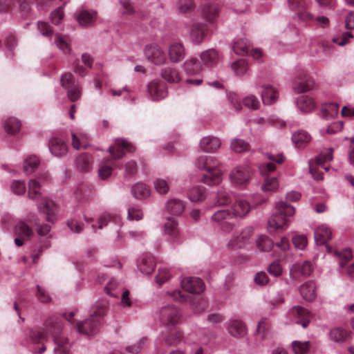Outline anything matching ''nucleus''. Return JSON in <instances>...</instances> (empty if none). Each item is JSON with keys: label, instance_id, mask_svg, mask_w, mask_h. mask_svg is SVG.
I'll list each match as a JSON object with an SVG mask.
<instances>
[{"label": "nucleus", "instance_id": "nucleus-1", "mask_svg": "<svg viewBox=\"0 0 354 354\" xmlns=\"http://www.w3.org/2000/svg\"><path fill=\"white\" fill-rule=\"evenodd\" d=\"M62 328V325L56 322L52 326H48V332L31 330L30 337L33 343L38 344L43 342L50 333L53 336L55 344V354H70L71 346L68 339L65 337L60 336Z\"/></svg>", "mask_w": 354, "mask_h": 354}, {"label": "nucleus", "instance_id": "nucleus-2", "mask_svg": "<svg viewBox=\"0 0 354 354\" xmlns=\"http://www.w3.org/2000/svg\"><path fill=\"white\" fill-rule=\"evenodd\" d=\"M314 237L317 245H325L326 250L328 253H333L334 256L339 260L341 267H343L346 263L352 259V252L349 248H345L341 250H333L327 245V242L330 240L332 237L331 230L327 225H319L314 232Z\"/></svg>", "mask_w": 354, "mask_h": 354}, {"label": "nucleus", "instance_id": "nucleus-3", "mask_svg": "<svg viewBox=\"0 0 354 354\" xmlns=\"http://www.w3.org/2000/svg\"><path fill=\"white\" fill-rule=\"evenodd\" d=\"M295 208L286 202L279 201L275 205V210L268 220V226L273 230L286 225L288 218L293 216Z\"/></svg>", "mask_w": 354, "mask_h": 354}, {"label": "nucleus", "instance_id": "nucleus-4", "mask_svg": "<svg viewBox=\"0 0 354 354\" xmlns=\"http://www.w3.org/2000/svg\"><path fill=\"white\" fill-rule=\"evenodd\" d=\"M146 59L156 66L167 63V56L164 49L157 44L147 45L144 50Z\"/></svg>", "mask_w": 354, "mask_h": 354}, {"label": "nucleus", "instance_id": "nucleus-5", "mask_svg": "<svg viewBox=\"0 0 354 354\" xmlns=\"http://www.w3.org/2000/svg\"><path fill=\"white\" fill-rule=\"evenodd\" d=\"M287 317L291 323L301 324L306 328L309 322L310 312L300 306L292 307L287 313Z\"/></svg>", "mask_w": 354, "mask_h": 354}, {"label": "nucleus", "instance_id": "nucleus-6", "mask_svg": "<svg viewBox=\"0 0 354 354\" xmlns=\"http://www.w3.org/2000/svg\"><path fill=\"white\" fill-rule=\"evenodd\" d=\"M180 314L178 309L173 306H167L161 308L160 319L165 326L176 324L180 320Z\"/></svg>", "mask_w": 354, "mask_h": 354}, {"label": "nucleus", "instance_id": "nucleus-7", "mask_svg": "<svg viewBox=\"0 0 354 354\" xmlns=\"http://www.w3.org/2000/svg\"><path fill=\"white\" fill-rule=\"evenodd\" d=\"M313 269V264L310 261H305L301 263H296L290 269V276L294 279L299 277H308L312 274Z\"/></svg>", "mask_w": 354, "mask_h": 354}, {"label": "nucleus", "instance_id": "nucleus-8", "mask_svg": "<svg viewBox=\"0 0 354 354\" xmlns=\"http://www.w3.org/2000/svg\"><path fill=\"white\" fill-rule=\"evenodd\" d=\"M180 283L183 290L192 294H200L205 290V284L198 277H185Z\"/></svg>", "mask_w": 354, "mask_h": 354}, {"label": "nucleus", "instance_id": "nucleus-9", "mask_svg": "<svg viewBox=\"0 0 354 354\" xmlns=\"http://www.w3.org/2000/svg\"><path fill=\"white\" fill-rule=\"evenodd\" d=\"M221 146V140L213 136H207L200 140L199 147L201 150L207 153H216Z\"/></svg>", "mask_w": 354, "mask_h": 354}, {"label": "nucleus", "instance_id": "nucleus-10", "mask_svg": "<svg viewBox=\"0 0 354 354\" xmlns=\"http://www.w3.org/2000/svg\"><path fill=\"white\" fill-rule=\"evenodd\" d=\"M147 91L152 100H160L166 97L167 92L165 84L158 80H153L148 84Z\"/></svg>", "mask_w": 354, "mask_h": 354}, {"label": "nucleus", "instance_id": "nucleus-11", "mask_svg": "<svg viewBox=\"0 0 354 354\" xmlns=\"http://www.w3.org/2000/svg\"><path fill=\"white\" fill-rule=\"evenodd\" d=\"M231 182L236 185H244L250 178V171L242 167H235L230 173Z\"/></svg>", "mask_w": 354, "mask_h": 354}, {"label": "nucleus", "instance_id": "nucleus-12", "mask_svg": "<svg viewBox=\"0 0 354 354\" xmlns=\"http://www.w3.org/2000/svg\"><path fill=\"white\" fill-rule=\"evenodd\" d=\"M185 49L183 44L174 42L168 47V57L171 63H178L183 60Z\"/></svg>", "mask_w": 354, "mask_h": 354}, {"label": "nucleus", "instance_id": "nucleus-13", "mask_svg": "<svg viewBox=\"0 0 354 354\" xmlns=\"http://www.w3.org/2000/svg\"><path fill=\"white\" fill-rule=\"evenodd\" d=\"M164 233L170 241H176L179 239L180 231L177 220L173 217H168L164 225Z\"/></svg>", "mask_w": 354, "mask_h": 354}, {"label": "nucleus", "instance_id": "nucleus-14", "mask_svg": "<svg viewBox=\"0 0 354 354\" xmlns=\"http://www.w3.org/2000/svg\"><path fill=\"white\" fill-rule=\"evenodd\" d=\"M312 137L310 133L303 129H299L292 133L291 140L294 146L297 149L306 147L311 141Z\"/></svg>", "mask_w": 354, "mask_h": 354}, {"label": "nucleus", "instance_id": "nucleus-15", "mask_svg": "<svg viewBox=\"0 0 354 354\" xmlns=\"http://www.w3.org/2000/svg\"><path fill=\"white\" fill-rule=\"evenodd\" d=\"M77 327L80 333L91 335L96 333L98 330V321L94 315H91V318L78 323Z\"/></svg>", "mask_w": 354, "mask_h": 354}, {"label": "nucleus", "instance_id": "nucleus-16", "mask_svg": "<svg viewBox=\"0 0 354 354\" xmlns=\"http://www.w3.org/2000/svg\"><path fill=\"white\" fill-rule=\"evenodd\" d=\"M207 29L205 24L194 23L191 27L189 38L194 44L201 43L207 33Z\"/></svg>", "mask_w": 354, "mask_h": 354}, {"label": "nucleus", "instance_id": "nucleus-17", "mask_svg": "<svg viewBox=\"0 0 354 354\" xmlns=\"http://www.w3.org/2000/svg\"><path fill=\"white\" fill-rule=\"evenodd\" d=\"M223 179L221 171L216 167H212L206 170L203 174L202 180L204 183L212 186L219 184Z\"/></svg>", "mask_w": 354, "mask_h": 354}, {"label": "nucleus", "instance_id": "nucleus-18", "mask_svg": "<svg viewBox=\"0 0 354 354\" xmlns=\"http://www.w3.org/2000/svg\"><path fill=\"white\" fill-rule=\"evenodd\" d=\"M38 209L40 212L46 214V220L48 222L53 223L55 221L56 205L53 201L48 198H44L39 205Z\"/></svg>", "mask_w": 354, "mask_h": 354}, {"label": "nucleus", "instance_id": "nucleus-19", "mask_svg": "<svg viewBox=\"0 0 354 354\" xmlns=\"http://www.w3.org/2000/svg\"><path fill=\"white\" fill-rule=\"evenodd\" d=\"M261 96L264 104L268 105L274 103L278 99L277 91L271 85L264 84L261 86Z\"/></svg>", "mask_w": 354, "mask_h": 354}, {"label": "nucleus", "instance_id": "nucleus-20", "mask_svg": "<svg viewBox=\"0 0 354 354\" xmlns=\"http://www.w3.org/2000/svg\"><path fill=\"white\" fill-rule=\"evenodd\" d=\"M316 285L312 281H308L303 283L299 288V292L303 297L307 301H313L316 298Z\"/></svg>", "mask_w": 354, "mask_h": 354}, {"label": "nucleus", "instance_id": "nucleus-21", "mask_svg": "<svg viewBox=\"0 0 354 354\" xmlns=\"http://www.w3.org/2000/svg\"><path fill=\"white\" fill-rule=\"evenodd\" d=\"M139 270L145 274H151L155 268L154 259L150 254H143L138 261Z\"/></svg>", "mask_w": 354, "mask_h": 354}, {"label": "nucleus", "instance_id": "nucleus-22", "mask_svg": "<svg viewBox=\"0 0 354 354\" xmlns=\"http://www.w3.org/2000/svg\"><path fill=\"white\" fill-rule=\"evenodd\" d=\"M227 330L232 336L236 338L242 337L247 333L245 325L240 320H231Z\"/></svg>", "mask_w": 354, "mask_h": 354}, {"label": "nucleus", "instance_id": "nucleus-23", "mask_svg": "<svg viewBox=\"0 0 354 354\" xmlns=\"http://www.w3.org/2000/svg\"><path fill=\"white\" fill-rule=\"evenodd\" d=\"M96 16L95 11L81 10L77 13L76 19L80 26L86 27L94 24Z\"/></svg>", "mask_w": 354, "mask_h": 354}, {"label": "nucleus", "instance_id": "nucleus-24", "mask_svg": "<svg viewBox=\"0 0 354 354\" xmlns=\"http://www.w3.org/2000/svg\"><path fill=\"white\" fill-rule=\"evenodd\" d=\"M49 149L52 155H65L68 152L66 143L57 138H53L50 140Z\"/></svg>", "mask_w": 354, "mask_h": 354}, {"label": "nucleus", "instance_id": "nucleus-25", "mask_svg": "<svg viewBox=\"0 0 354 354\" xmlns=\"http://www.w3.org/2000/svg\"><path fill=\"white\" fill-rule=\"evenodd\" d=\"M251 230H245L241 232L238 236L233 237L227 243L230 248H236L243 247L250 239Z\"/></svg>", "mask_w": 354, "mask_h": 354}, {"label": "nucleus", "instance_id": "nucleus-26", "mask_svg": "<svg viewBox=\"0 0 354 354\" xmlns=\"http://www.w3.org/2000/svg\"><path fill=\"white\" fill-rule=\"evenodd\" d=\"M131 193L136 199H145L149 196L151 190L149 186L142 183H137L132 186Z\"/></svg>", "mask_w": 354, "mask_h": 354}, {"label": "nucleus", "instance_id": "nucleus-27", "mask_svg": "<svg viewBox=\"0 0 354 354\" xmlns=\"http://www.w3.org/2000/svg\"><path fill=\"white\" fill-rule=\"evenodd\" d=\"M329 339L337 343L344 342L350 337V333L347 330L337 327L332 328L328 333Z\"/></svg>", "mask_w": 354, "mask_h": 354}, {"label": "nucleus", "instance_id": "nucleus-28", "mask_svg": "<svg viewBox=\"0 0 354 354\" xmlns=\"http://www.w3.org/2000/svg\"><path fill=\"white\" fill-rule=\"evenodd\" d=\"M297 106L301 111L308 113L315 109V102L309 96L302 95L298 97L297 100Z\"/></svg>", "mask_w": 354, "mask_h": 354}, {"label": "nucleus", "instance_id": "nucleus-29", "mask_svg": "<svg viewBox=\"0 0 354 354\" xmlns=\"http://www.w3.org/2000/svg\"><path fill=\"white\" fill-rule=\"evenodd\" d=\"M165 207L168 212L179 215L184 212L185 205L183 201L172 198L167 202Z\"/></svg>", "mask_w": 354, "mask_h": 354}, {"label": "nucleus", "instance_id": "nucleus-30", "mask_svg": "<svg viewBox=\"0 0 354 354\" xmlns=\"http://www.w3.org/2000/svg\"><path fill=\"white\" fill-rule=\"evenodd\" d=\"M314 86V81L310 77L295 81L293 84V90L298 93H304L311 90Z\"/></svg>", "mask_w": 354, "mask_h": 354}, {"label": "nucleus", "instance_id": "nucleus-31", "mask_svg": "<svg viewBox=\"0 0 354 354\" xmlns=\"http://www.w3.org/2000/svg\"><path fill=\"white\" fill-rule=\"evenodd\" d=\"M250 206L243 199L237 200L233 205V214L235 216H245L250 211Z\"/></svg>", "mask_w": 354, "mask_h": 354}, {"label": "nucleus", "instance_id": "nucleus-32", "mask_svg": "<svg viewBox=\"0 0 354 354\" xmlns=\"http://www.w3.org/2000/svg\"><path fill=\"white\" fill-rule=\"evenodd\" d=\"M15 234L17 236L24 239H30L33 232L29 226L24 222H19L15 226Z\"/></svg>", "mask_w": 354, "mask_h": 354}, {"label": "nucleus", "instance_id": "nucleus-33", "mask_svg": "<svg viewBox=\"0 0 354 354\" xmlns=\"http://www.w3.org/2000/svg\"><path fill=\"white\" fill-rule=\"evenodd\" d=\"M160 75L162 78L169 82H178L180 81L178 72L173 68L167 67L162 69Z\"/></svg>", "mask_w": 354, "mask_h": 354}, {"label": "nucleus", "instance_id": "nucleus-34", "mask_svg": "<svg viewBox=\"0 0 354 354\" xmlns=\"http://www.w3.org/2000/svg\"><path fill=\"white\" fill-rule=\"evenodd\" d=\"M230 148L234 153H242L248 151L249 145L242 139L235 138L231 141Z\"/></svg>", "mask_w": 354, "mask_h": 354}, {"label": "nucleus", "instance_id": "nucleus-35", "mask_svg": "<svg viewBox=\"0 0 354 354\" xmlns=\"http://www.w3.org/2000/svg\"><path fill=\"white\" fill-rule=\"evenodd\" d=\"M21 122L15 118H8L4 123V128L7 133L15 134L21 129Z\"/></svg>", "mask_w": 354, "mask_h": 354}, {"label": "nucleus", "instance_id": "nucleus-36", "mask_svg": "<svg viewBox=\"0 0 354 354\" xmlns=\"http://www.w3.org/2000/svg\"><path fill=\"white\" fill-rule=\"evenodd\" d=\"M201 59L205 64H213L218 59V53L214 49H208L201 53Z\"/></svg>", "mask_w": 354, "mask_h": 354}, {"label": "nucleus", "instance_id": "nucleus-37", "mask_svg": "<svg viewBox=\"0 0 354 354\" xmlns=\"http://www.w3.org/2000/svg\"><path fill=\"white\" fill-rule=\"evenodd\" d=\"M323 117L327 120L333 118L338 115L339 105L336 103H330L326 104L322 108Z\"/></svg>", "mask_w": 354, "mask_h": 354}, {"label": "nucleus", "instance_id": "nucleus-38", "mask_svg": "<svg viewBox=\"0 0 354 354\" xmlns=\"http://www.w3.org/2000/svg\"><path fill=\"white\" fill-rule=\"evenodd\" d=\"M119 12L122 16L128 17L135 13V9L129 0H122L118 4Z\"/></svg>", "mask_w": 354, "mask_h": 354}, {"label": "nucleus", "instance_id": "nucleus-39", "mask_svg": "<svg viewBox=\"0 0 354 354\" xmlns=\"http://www.w3.org/2000/svg\"><path fill=\"white\" fill-rule=\"evenodd\" d=\"M184 67L185 71L190 75L199 73L201 71V66L195 58H190L186 60Z\"/></svg>", "mask_w": 354, "mask_h": 354}, {"label": "nucleus", "instance_id": "nucleus-40", "mask_svg": "<svg viewBox=\"0 0 354 354\" xmlns=\"http://www.w3.org/2000/svg\"><path fill=\"white\" fill-rule=\"evenodd\" d=\"M39 163L37 156H28L24 161V169L27 174L32 173Z\"/></svg>", "mask_w": 354, "mask_h": 354}, {"label": "nucleus", "instance_id": "nucleus-41", "mask_svg": "<svg viewBox=\"0 0 354 354\" xmlns=\"http://www.w3.org/2000/svg\"><path fill=\"white\" fill-rule=\"evenodd\" d=\"M233 216H234V214L230 212L229 209H220L212 216V219L216 223H223Z\"/></svg>", "mask_w": 354, "mask_h": 354}, {"label": "nucleus", "instance_id": "nucleus-42", "mask_svg": "<svg viewBox=\"0 0 354 354\" xmlns=\"http://www.w3.org/2000/svg\"><path fill=\"white\" fill-rule=\"evenodd\" d=\"M115 144L122 153H133L136 152V147L127 140L117 139Z\"/></svg>", "mask_w": 354, "mask_h": 354}, {"label": "nucleus", "instance_id": "nucleus-43", "mask_svg": "<svg viewBox=\"0 0 354 354\" xmlns=\"http://www.w3.org/2000/svg\"><path fill=\"white\" fill-rule=\"evenodd\" d=\"M249 46L247 39H241L235 41L233 49L236 54L243 55L248 53Z\"/></svg>", "mask_w": 354, "mask_h": 354}, {"label": "nucleus", "instance_id": "nucleus-44", "mask_svg": "<svg viewBox=\"0 0 354 354\" xmlns=\"http://www.w3.org/2000/svg\"><path fill=\"white\" fill-rule=\"evenodd\" d=\"M257 245L260 250L263 252H268L272 248L274 243L272 241L268 236H261L258 238L257 241Z\"/></svg>", "mask_w": 354, "mask_h": 354}, {"label": "nucleus", "instance_id": "nucleus-45", "mask_svg": "<svg viewBox=\"0 0 354 354\" xmlns=\"http://www.w3.org/2000/svg\"><path fill=\"white\" fill-rule=\"evenodd\" d=\"M292 348L295 354H305L309 350L310 342L308 341H293L292 342Z\"/></svg>", "mask_w": 354, "mask_h": 354}, {"label": "nucleus", "instance_id": "nucleus-46", "mask_svg": "<svg viewBox=\"0 0 354 354\" xmlns=\"http://www.w3.org/2000/svg\"><path fill=\"white\" fill-rule=\"evenodd\" d=\"M232 68L239 76L243 75L248 70V65L245 59H239L232 64Z\"/></svg>", "mask_w": 354, "mask_h": 354}, {"label": "nucleus", "instance_id": "nucleus-47", "mask_svg": "<svg viewBox=\"0 0 354 354\" xmlns=\"http://www.w3.org/2000/svg\"><path fill=\"white\" fill-rule=\"evenodd\" d=\"M243 104L248 109L257 110L260 108L261 103L259 99L254 95H248L243 99Z\"/></svg>", "mask_w": 354, "mask_h": 354}, {"label": "nucleus", "instance_id": "nucleus-48", "mask_svg": "<svg viewBox=\"0 0 354 354\" xmlns=\"http://www.w3.org/2000/svg\"><path fill=\"white\" fill-rule=\"evenodd\" d=\"M28 196L32 199L38 198L40 195V184L37 180H30L28 183Z\"/></svg>", "mask_w": 354, "mask_h": 354}, {"label": "nucleus", "instance_id": "nucleus-49", "mask_svg": "<svg viewBox=\"0 0 354 354\" xmlns=\"http://www.w3.org/2000/svg\"><path fill=\"white\" fill-rule=\"evenodd\" d=\"M153 185L156 191L160 194H167L169 189V183L164 178H156L153 182Z\"/></svg>", "mask_w": 354, "mask_h": 354}, {"label": "nucleus", "instance_id": "nucleus-50", "mask_svg": "<svg viewBox=\"0 0 354 354\" xmlns=\"http://www.w3.org/2000/svg\"><path fill=\"white\" fill-rule=\"evenodd\" d=\"M75 162L77 167L80 171L87 172L91 169V162L87 156H77Z\"/></svg>", "mask_w": 354, "mask_h": 354}, {"label": "nucleus", "instance_id": "nucleus-51", "mask_svg": "<svg viewBox=\"0 0 354 354\" xmlns=\"http://www.w3.org/2000/svg\"><path fill=\"white\" fill-rule=\"evenodd\" d=\"M112 173V163L103 162L98 169V175L102 180L108 178Z\"/></svg>", "mask_w": 354, "mask_h": 354}, {"label": "nucleus", "instance_id": "nucleus-52", "mask_svg": "<svg viewBox=\"0 0 354 354\" xmlns=\"http://www.w3.org/2000/svg\"><path fill=\"white\" fill-rule=\"evenodd\" d=\"M230 194L225 190L221 189L216 194V205H226L231 202Z\"/></svg>", "mask_w": 354, "mask_h": 354}, {"label": "nucleus", "instance_id": "nucleus-53", "mask_svg": "<svg viewBox=\"0 0 354 354\" xmlns=\"http://www.w3.org/2000/svg\"><path fill=\"white\" fill-rule=\"evenodd\" d=\"M60 84L61 86L66 89L70 88L71 87L76 85L75 84L74 76L70 73H64L61 76Z\"/></svg>", "mask_w": 354, "mask_h": 354}, {"label": "nucleus", "instance_id": "nucleus-54", "mask_svg": "<svg viewBox=\"0 0 354 354\" xmlns=\"http://www.w3.org/2000/svg\"><path fill=\"white\" fill-rule=\"evenodd\" d=\"M55 43L56 46L64 53H68L70 51V46L66 39L59 34L55 35Z\"/></svg>", "mask_w": 354, "mask_h": 354}, {"label": "nucleus", "instance_id": "nucleus-55", "mask_svg": "<svg viewBox=\"0 0 354 354\" xmlns=\"http://www.w3.org/2000/svg\"><path fill=\"white\" fill-rule=\"evenodd\" d=\"M176 6L178 12L184 14L193 9L194 3L192 0H178Z\"/></svg>", "mask_w": 354, "mask_h": 354}, {"label": "nucleus", "instance_id": "nucleus-56", "mask_svg": "<svg viewBox=\"0 0 354 354\" xmlns=\"http://www.w3.org/2000/svg\"><path fill=\"white\" fill-rule=\"evenodd\" d=\"M188 195L192 201H199L204 197V191L199 187H194L189 190Z\"/></svg>", "mask_w": 354, "mask_h": 354}, {"label": "nucleus", "instance_id": "nucleus-57", "mask_svg": "<svg viewBox=\"0 0 354 354\" xmlns=\"http://www.w3.org/2000/svg\"><path fill=\"white\" fill-rule=\"evenodd\" d=\"M203 18L206 21L211 22L217 15V10L212 6L204 7L201 10Z\"/></svg>", "mask_w": 354, "mask_h": 354}, {"label": "nucleus", "instance_id": "nucleus-58", "mask_svg": "<svg viewBox=\"0 0 354 354\" xmlns=\"http://www.w3.org/2000/svg\"><path fill=\"white\" fill-rule=\"evenodd\" d=\"M279 183L277 178H266L262 185L263 191H275L278 189Z\"/></svg>", "mask_w": 354, "mask_h": 354}, {"label": "nucleus", "instance_id": "nucleus-59", "mask_svg": "<svg viewBox=\"0 0 354 354\" xmlns=\"http://www.w3.org/2000/svg\"><path fill=\"white\" fill-rule=\"evenodd\" d=\"M292 243L296 248L304 250L308 244L307 238L305 235H296L292 237Z\"/></svg>", "mask_w": 354, "mask_h": 354}, {"label": "nucleus", "instance_id": "nucleus-60", "mask_svg": "<svg viewBox=\"0 0 354 354\" xmlns=\"http://www.w3.org/2000/svg\"><path fill=\"white\" fill-rule=\"evenodd\" d=\"M171 277L169 270L167 268H160L158 273L156 277V282L161 285L162 283L167 281Z\"/></svg>", "mask_w": 354, "mask_h": 354}, {"label": "nucleus", "instance_id": "nucleus-61", "mask_svg": "<svg viewBox=\"0 0 354 354\" xmlns=\"http://www.w3.org/2000/svg\"><path fill=\"white\" fill-rule=\"evenodd\" d=\"M137 172L136 163L133 161H129L125 164L124 177L131 179Z\"/></svg>", "mask_w": 354, "mask_h": 354}, {"label": "nucleus", "instance_id": "nucleus-62", "mask_svg": "<svg viewBox=\"0 0 354 354\" xmlns=\"http://www.w3.org/2000/svg\"><path fill=\"white\" fill-rule=\"evenodd\" d=\"M182 337L180 331L174 330L170 332L168 336L165 337V342L169 345H174L179 342Z\"/></svg>", "mask_w": 354, "mask_h": 354}, {"label": "nucleus", "instance_id": "nucleus-63", "mask_svg": "<svg viewBox=\"0 0 354 354\" xmlns=\"http://www.w3.org/2000/svg\"><path fill=\"white\" fill-rule=\"evenodd\" d=\"M67 95L68 99L72 102H75L81 96V88L78 85L68 88Z\"/></svg>", "mask_w": 354, "mask_h": 354}, {"label": "nucleus", "instance_id": "nucleus-64", "mask_svg": "<svg viewBox=\"0 0 354 354\" xmlns=\"http://www.w3.org/2000/svg\"><path fill=\"white\" fill-rule=\"evenodd\" d=\"M64 10L62 7H59L51 12L50 20L52 23L58 25L64 18Z\"/></svg>", "mask_w": 354, "mask_h": 354}]
</instances>
